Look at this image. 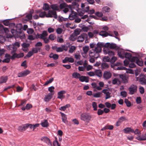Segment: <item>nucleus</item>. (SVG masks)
I'll use <instances>...</instances> for the list:
<instances>
[{
    "instance_id": "nucleus-1",
    "label": "nucleus",
    "mask_w": 146,
    "mask_h": 146,
    "mask_svg": "<svg viewBox=\"0 0 146 146\" xmlns=\"http://www.w3.org/2000/svg\"><path fill=\"white\" fill-rule=\"evenodd\" d=\"M103 44L97 43L96 47L94 49H92L90 50L89 53V54L90 57H94L97 59L99 56V53L102 51V46Z\"/></svg>"
},
{
    "instance_id": "nucleus-2",
    "label": "nucleus",
    "mask_w": 146,
    "mask_h": 146,
    "mask_svg": "<svg viewBox=\"0 0 146 146\" xmlns=\"http://www.w3.org/2000/svg\"><path fill=\"white\" fill-rule=\"evenodd\" d=\"M41 10H38V13H40L39 16L41 18L44 17L45 16L46 17H54L57 19V16L56 13L54 11L49 10L47 14L45 11L41 12Z\"/></svg>"
},
{
    "instance_id": "nucleus-3",
    "label": "nucleus",
    "mask_w": 146,
    "mask_h": 146,
    "mask_svg": "<svg viewBox=\"0 0 146 146\" xmlns=\"http://www.w3.org/2000/svg\"><path fill=\"white\" fill-rule=\"evenodd\" d=\"M7 49L11 50V53L12 54L11 56V59L12 60L17 58V53H15L17 49L16 47L14 46V45H9L7 47Z\"/></svg>"
},
{
    "instance_id": "nucleus-4",
    "label": "nucleus",
    "mask_w": 146,
    "mask_h": 146,
    "mask_svg": "<svg viewBox=\"0 0 146 146\" xmlns=\"http://www.w3.org/2000/svg\"><path fill=\"white\" fill-rule=\"evenodd\" d=\"M91 118V115L89 113H82L80 115V119L87 122H89Z\"/></svg>"
},
{
    "instance_id": "nucleus-5",
    "label": "nucleus",
    "mask_w": 146,
    "mask_h": 146,
    "mask_svg": "<svg viewBox=\"0 0 146 146\" xmlns=\"http://www.w3.org/2000/svg\"><path fill=\"white\" fill-rule=\"evenodd\" d=\"M137 88L136 85L133 84H131L128 88L129 94L132 95L136 93L137 90Z\"/></svg>"
},
{
    "instance_id": "nucleus-6",
    "label": "nucleus",
    "mask_w": 146,
    "mask_h": 146,
    "mask_svg": "<svg viewBox=\"0 0 146 146\" xmlns=\"http://www.w3.org/2000/svg\"><path fill=\"white\" fill-rule=\"evenodd\" d=\"M131 61L132 62H135L138 65L140 66H143V62L141 59H138L135 56H133L132 57Z\"/></svg>"
},
{
    "instance_id": "nucleus-7",
    "label": "nucleus",
    "mask_w": 146,
    "mask_h": 146,
    "mask_svg": "<svg viewBox=\"0 0 146 146\" xmlns=\"http://www.w3.org/2000/svg\"><path fill=\"white\" fill-rule=\"evenodd\" d=\"M48 35L47 32L46 31H44L42 34L37 33L36 35V39L40 38L42 39Z\"/></svg>"
},
{
    "instance_id": "nucleus-8",
    "label": "nucleus",
    "mask_w": 146,
    "mask_h": 146,
    "mask_svg": "<svg viewBox=\"0 0 146 146\" xmlns=\"http://www.w3.org/2000/svg\"><path fill=\"white\" fill-rule=\"evenodd\" d=\"M88 38L87 35L86 33H83L78 36V38L77 41L79 42H83L85 38Z\"/></svg>"
},
{
    "instance_id": "nucleus-9",
    "label": "nucleus",
    "mask_w": 146,
    "mask_h": 146,
    "mask_svg": "<svg viewBox=\"0 0 146 146\" xmlns=\"http://www.w3.org/2000/svg\"><path fill=\"white\" fill-rule=\"evenodd\" d=\"M116 69L118 70H126V73H127L131 74H133L134 73V71L132 70L131 69H127L125 67L123 66L117 67Z\"/></svg>"
},
{
    "instance_id": "nucleus-10",
    "label": "nucleus",
    "mask_w": 146,
    "mask_h": 146,
    "mask_svg": "<svg viewBox=\"0 0 146 146\" xmlns=\"http://www.w3.org/2000/svg\"><path fill=\"white\" fill-rule=\"evenodd\" d=\"M103 52L105 54H108L109 56H113L115 55L114 52L111 50H109L107 48H104L103 50Z\"/></svg>"
},
{
    "instance_id": "nucleus-11",
    "label": "nucleus",
    "mask_w": 146,
    "mask_h": 146,
    "mask_svg": "<svg viewBox=\"0 0 146 146\" xmlns=\"http://www.w3.org/2000/svg\"><path fill=\"white\" fill-rule=\"evenodd\" d=\"M111 76V74L110 71H105L103 74V77L106 80L110 78Z\"/></svg>"
},
{
    "instance_id": "nucleus-12",
    "label": "nucleus",
    "mask_w": 146,
    "mask_h": 146,
    "mask_svg": "<svg viewBox=\"0 0 146 146\" xmlns=\"http://www.w3.org/2000/svg\"><path fill=\"white\" fill-rule=\"evenodd\" d=\"M41 140L45 142L47 145L50 146H52V143L50 141V139L47 137H44L41 139Z\"/></svg>"
},
{
    "instance_id": "nucleus-13",
    "label": "nucleus",
    "mask_w": 146,
    "mask_h": 146,
    "mask_svg": "<svg viewBox=\"0 0 146 146\" xmlns=\"http://www.w3.org/2000/svg\"><path fill=\"white\" fill-rule=\"evenodd\" d=\"M53 95L51 93H48V94L45 96L44 100L46 102H48L52 98Z\"/></svg>"
},
{
    "instance_id": "nucleus-14",
    "label": "nucleus",
    "mask_w": 146,
    "mask_h": 146,
    "mask_svg": "<svg viewBox=\"0 0 146 146\" xmlns=\"http://www.w3.org/2000/svg\"><path fill=\"white\" fill-rule=\"evenodd\" d=\"M102 92L106 95L105 99L106 100L111 98V93L108 91L107 89L103 90L102 91Z\"/></svg>"
},
{
    "instance_id": "nucleus-15",
    "label": "nucleus",
    "mask_w": 146,
    "mask_h": 146,
    "mask_svg": "<svg viewBox=\"0 0 146 146\" xmlns=\"http://www.w3.org/2000/svg\"><path fill=\"white\" fill-rule=\"evenodd\" d=\"M66 93V91L64 90L61 91L58 93V96L57 98L59 99H62L64 98L63 94Z\"/></svg>"
},
{
    "instance_id": "nucleus-16",
    "label": "nucleus",
    "mask_w": 146,
    "mask_h": 146,
    "mask_svg": "<svg viewBox=\"0 0 146 146\" xmlns=\"http://www.w3.org/2000/svg\"><path fill=\"white\" fill-rule=\"evenodd\" d=\"M126 52H125L122 49L118 51V54L120 58L123 59L124 58Z\"/></svg>"
},
{
    "instance_id": "nucleus-17",
    "label": "nucleus",
    "mask_w": 146,
    "mask_h": 146,
    "mask_svg": "<svg viewBox=\"0 0 146 146\" xmlns=\"http://www.w3.org/2000/svg\"><path fill=\"white\" fill-rule=\"evenodd\" d=\"M119 77L121 78L123 82L125 84H126L128 82V77L123 74H120Z\"/></svg>"
},
{
    "instance_id": "nucleus-18",
    "label": "nucleus",
    "mask_w": 146,
    "mask_h": 146,
    "mask_svg": "<svg viewBox=\"0 0 146 146\" xmlns=\"http://www.w3.org/2000/svg\"><path fill=\"white\" fill-rule=\"evenodd\" d=\"M79 80L81 82H89L88 77L84 76H80Z\"/></svg>"
},
{
    "instance_id": "nucleus-19",
    "label": "nucleus",
    "mask_w": 146,
    "mask_h": 146,
    "mask_svg": "<svg viewBox=\"0 0 146 146\" xmlns=\"http://www.w3.org/2000/svg\"><path fill=\"white\" fill-rule=\"evenodd\" d=\"M51 8L53 10L52 11L55 12V11H58L59 9V7L58 5L56 4H52L50 6Z\"/></svg>"
},
{
    "instance_id": "nucleus-20",
    "label": "nucleus",
    "mask_w": 146,
    "mask_h": 146,
    "mask_svg": "<svg viewBox=\"0 0 146 146\" xmlns=\"http://www.w3.org/2000/svg\"><path fill=\"white\" fill-rule=\"evenodd\" d=\"M60 113L61 114L63 122L65 123H67V120L66 115L62 112H60Z\"/></svg>"
},
{
    "instance_id": "nucleus-21",
    "label": "nucleus",
    "mask_w": 146,
    "mask_h": 146,
    "mask_svg": "<svg viewBox=\"0 0 146 146\" xmlns=\"http://www.w3.org/2000/svg\"><path fill=\"white\" fill-rule=\"evenodd\" d=\"M16 37H18L21 39H23L25 38V35L24 32H19L18 35H17Z\"/></svg>"
},
{
    "instance_id": "nucleus-22",
    "label": "nucleus",
    "mask_w": 146,
    "mask_h": 146,
    "mask_svg": "<svg viewBox=\"0 0 146 146\" xmlns=\"http://www.w3.org/2000/svg\"><path fill=\"white\" fill-rule=\"evenodd\" d=\"M95 75L98 77H100L102 76V71L100 70H96L94 71Z\"/></svg>"
},
{
    "instance_id": "nucleus-23",
    "label": "nucleus",
    "mask_w": 146,
    "mask_h": 146,
    "mask_svg": "<svg viewBox=\"0 0 146 146\" xmlns=\"http://www.w3.org/2000/svg\"><path fill=\"white\" fill-rule=\"evenodd\" d=\"M8 79L7 77L2 76L0 78V84L5 83Z\"/></svg>"
},
{
    "instance_id": "nucleus-24",
    "label": "nucleus",
    "mask_w": 146,
    "mask_h": 146,
    "mask_svg": "<svg viewBox=\"0 0 146 146\" xmlns=\"http://www.w3.org/2000/svg\"><path fill=\"white\" fill-rule=\"evenodd\" d=\"M139 141H145L146 140V133L144 135L139 136L136 138Z\"/></svg>"
},
{
    "instance_id": "nucleus-25",
    "label": "nucleus",
    "mask_w": 146,
    "mask_h": 146,
    "mask_svg": "<svg viewBox=\"0 0 146 146\" xmlns=\"http://www.w3.org/2000/svg\"><path fill=\"white\" fill-rule=\"evenodd\" d=\"M123 130L126 133H128L130 132H133L134 130L130 127H126Z\"/></svg>"
},
{
    "instance_id": "nucleus-26",
    "label": "nucleus",
    "mask_w": 146,
    "mask_h": 146,
    "mask_svg": "<svg viewBox=\"0 0 146 146\" xmlns=\"http://www.w3.org/2000/svg\"><path fill=\"white\" fill-rule=\"evenodd\" d=\"M40 124L42 127H48L49 125L48 121L46 119H45Z\"/></svg>"
},
{
    "instance_id": "nucleus-27",
    "label": "nucleus",
    "mask_w": 146,
    "mask_h": 146,
    "mask_svg": "<svg viewBox=\"0 0 146 146\" xmlns=\"http://www.w3.org/2000/svg\"><path fill=\"white\" fill-rule=\"evenodd\" d=\"M49 57L50 58H53L55 60L57 59L58 58V55L57 54H53L52 53H51L49 56Z\"/></svg>"
},
{
    "instance_id": "nucleus-28",
    "label": "nucleus",
    "mask_w": 146,
    "mask_h": 146,
    "mask_svg": "<svg viewBox=\"0 0 146 146\" xmlns=\"http://www.w3.org/2000/svg\"><path fill=\"white\" fill-rule=\"evenodd\" d=\"M99 35L103 37H106L108 36V33L106 31H102L100 32Z\"/></svg>"
},
{
    "instance_id": "nucleus-29",
    "label": "nucleus",
    "mask_w": 146,
    "mask_h": 146,
    "mask_svg": "<svg viewBox=\"0 0 146 146\" xmlns=\"http://www.w3.org/2000/svg\"><path fill=\"white\" fill-rule=\"evenodd\" d=\"M80 76V74L77 72H74L72 74L73 78L76 79H79Z\"/></svg>"
},
{
    "instance_id": "nucleus-30",
    "label": "nucleus",
    "mask_w": 146,
    "mask_h": 146,
    "mask_svg": "<svg viewBox=\"0 0 146 146\" xmlns=\"http://www.w3.org/2000/svg\"><path fill=\"white\" fill-rule=\"evenodd\" d=\"M70 107V105L69 104H67L64 106L61 107L59 108V110L61 111H64L67 108H68Z\"/></svg>"
},
{
    "instance_id": "nucleus-31",
    "label": "nucleus",
    "mask_w": 146,
    "mask_h": 146,
    "mask_svg": "<svg viewBox=\"0 0 146 146\" xmlns=\"http://www.w3.org/2000/svg\"><path fill=\"white\" fill-rule=\"evenodd\" d=\"M126 120V118L124 116H121L118 119V120L117 122V123H121Z\"/></svg>"
},
{
    "instance_id": "nucleus-32",
    "label": "nucleus",
    "mask_w": 146,
    "mask_h": 146,
    "mask_svg": "<svg viewBox=\"0 0 146 146\" xmlns=\"http://www.w3.org/2000/svg\"><path fill=\"white\" fill-rule=\"evenodd\" d=\"M42 8L44 10L47 11L50 9V7L47 4L45 3L44 4Z\"/></svg>"
},
{
    "instance_id": "nucleus-33",
    "label": "nucleus",
    "mask_w": 146,
    "mask_h": 146,
    "mask_svg": "<svg viewBox=\"0 0 146 146\" xmlns=\"http://www.w3.org/2000/svg\"><path fill=\"white\" fill-rule=\"evenodd\" d=\"M139 81L141 84H146V79L144 77L140 78L139 79Z\"/></svg>"
},
{
    "instance_id": "nucleus-34",
    "label": "nucleus",
    "mask_w": 146,
    "mask_h": 146,
    "mask_svg": "<svg viewBox=\"0 0 146 146\" xmlns=\"http://www.w3.org/2000/svg\"><path fill=\"white\" fill-rule=\"evenodd\" d=\"M54 87L53 86L50 87L48 88V90L50 92L49 93H51L53 95L54 93Z\"/></svg>"
},
{
    "instance_id": "nucleus-35",
    "label": "nucleus",
    "mask_w": 146,
    "mask_h": 146,
    "mask_svg": "<svg viewBox=\"0 0 146 146\" xmlns=\"http://www.w3.org/2000/svg\"><path fill=\"white\" fill-rule=\"evenodd\" d=\"M132 57V54H131L126 52L125 54V56L124 57V58H127L128 59H130Z\"/></svg>"
},
{
    "instance_id": "nucleus-36",
    "label": "nucleus",
    "mask_w": 146,
    "mask_h": 146,
    "mask_svg": "<svg viewBox=\"0 0 146 146\" xmlns=\"http://www.w3.org/2000/svg\"><path fill=\"white\" fill-rule=\"evenodd\" d=\"M102 11L105 12H109L110 11V8L108 7L105 6L104 7L102 8Z\"/></svg>"
},
{
    "instance_id": "nucleus-37",
    "label": "nucleus",
    "mask_w": 146,
    "mask_h": 146,
    "mask_svg": "<svg viewBox=\"0 0 146 146\" xmlns=\"http://www.w3.org/2000/svg\"><path fill=\"white\" fill-rule=\"evenodd\" d=\"M53 144L54 146H60V144L59 143L57 140L56 137L55 138V140L53 141Z\"/></svg>"
},
{
    "instance_id": "nucleus-38",
    "label": "nucleus",
    "mask_w": 146,
    "mask_h": 146,
    "mask_svg": "<svg viewBox=\"0 0 146 146\" xmlns=\"http://www.w3.org/2000/svg\"><path fill=\"white\" fill-rule=\"evenodd\" d=\"M14 19V18H12L11 19L5 20L3 21V23L5 26H8L10 23L9 22V20Z\"/></svg>"
},
{
    "instance_id": "nucleus-39",
    "label": "nucleus",
    "mask_w": 146,
    "mask_h": 146,
    "mask_svg": "<svg viewBox=\"0 0 146 146\" xmlns=\"http://www.w3.org/2000/svg\"><path fill=\"white\" fill-rule=\"evenodd\" d=\"M97 43H102L103 44L102 46V48L104 46L106 48H110V43L109 42H107L105 44H104L103 42H98Z\"/></svg>"
},
{
    "instance_id": "nucleus-40",
    "label": "nucleus",
    "mask_w": 146,
    "mask_h": 146,
    "mask_svg": "<svg viewBox=\"0 0 146 146\" xmlns=\"http://www.w3.org/2000/svg\"><path fill=\"white\" fill-rule=\"evenodd\" d=\"M101 67L102 69H106L108 68L109 65L107 63H103L101 64Z\"/></svg>"
},
{
    "instance_id": "nucleus-41",
    "label": "nucleus",
    "mask_w": 146,
    "mask_h": 146,
    "mask_svg": "<svg viewBox=\"0 0 146 146\" xmlns=\"http://www.w3.org/2000/svg\"><path fill=\"white\" fill-rule=\"evenodd\" d=\"M124 102L126 104L127 106L129 107L131 106V103L127 99H125V100Z\"/></svg>"
},
{
    "instance_id": "nucleus-42",
    "label": "nucleus",
    "mask_w": 146,
    "mask_h": 146,
    "mask_svg": "<svg viewBox=\"0 0 146 146\" xmlns=\"http://www.w3.org/2000/svg\"><path fill=\"white\" fill-rule=\"evenodd\" d=\"M76 36L73 33L70 35V37L69 39L70 40L74 41L76 39Z\"/></svg>"
},
{
    "instance_id": "nucleus-43",
    "label": "nucleus",
    "mask_w": 146,
    "mask_h": 146,
    "mask_svg": "<svg viewBox=\"0 0 146 146\" xmlns=\"http://www.w3.org/2000/svg\"><path fill=\"white\" fill-rule=\"evenodd\" d=\"M21 46H22V48L25 49L28 48L29 46L30 45L28 43H23L22 44Z\"/></svg>"
},
{
    "instance_id": "nucleus-44",
    "label": "nucleus",
    "mask_w": 146,
    "mask_h": 146,
    "mask_svg": "<svg viewBox=\"0 0 146 146\" xmlns=\"http://www.w3.org/2000/svg\"><path fill=\"white\" fill-rule=\"evenodd\" d=\"M11 32L12 33L13 35L15 36H17V35H18L17 31L14 29H11Z\"/></svg>"
},
{
    "instance_id": "nucleus-45",
    "label": "nucleus",
    "mask_w": 146,
    "mask_h": 146,
    "mask_svg": "<svg viewBox=\"0 0 146 146\" xmlns=\"http://www.w3.org/2000/svg\"><path fill=\"white\" fill-rule=\"evenodd\" d=\"M33 54L31 50L28 53L27 55L25 57V58H26V57L30 58L33 55Z\"/></svg>"
},
{
    "instance_id": "nucleus-46",
    "label": "nucleus",
    "mask_w": 146,
    "mask_h": 146,
    "mask_svg": "<svg viewBox=\"0 0 146 146\" xmlns=\"http://www.w3.org/2000/svg\"><path fill=\"white\" fill-rule=\"evenodd\" d=\"M110 58L108 56H105L103 58V60L104 62H109L110 61Z\"/></svg>"
},
{
    "instance_id": "nucleus-47",
    "label": "nucleus",
    "mask_w": 146,
    "mask_h": 146,
    "mask_svg": "<svg viewBox=\"0 0 146 146\" xmlns=\"http://www.w3.org/2000/svg\"><path fill=\"white\" fill-rule=\"evenodd\" d=\"M54 80V78H50L47 81L45 82L44 85H47L48 84L50 83H52Z\"/></svg>"
},
{
    "instance_id": "nucleus-48",
    "label": "nucleus",
    "mask_w": 146,
    "mask_h": 146,
    "mask_svg": "<svg viewBox=\"0 0 146 146\" xmlns=\"http://www.w3.org/2000/svg\"><path fill=\"white\" fill-rule=\"evenodd\" d=\"M92 107L94 108V110L96 111L97 110V103L95 102H93L92 103Z\"/></svg>"
},
{
    "instance_id": "nucleus-49",
    "label": "nucleus",
    "mask_w": 146,
    "mask_h": 146,
    "mask_svg": "<svg viewBox=\"0 0 146 146\" xmlns=\"http://www.w3.org/2000/svg\"><path fill=\"white\" fill-rule=\"evenodd\" d=\"M76 47L74 46H72L70 48L69 52L70 53H72L75 50Z\"/></svg>"
},
{
    "instance_id": "nucleus-50",
    "label": "nucleus",
    "mask_w": 146,
    "mask_h": 146,
    "mask_svg": "<svg viewBox=\"0 0 146 146\" xmlns=\"http://www.w3.org/2000/svg\"><path fill=\"white\" fill-rule=\"evenodd\" d=\"M117 59V58L116 57L113 56L110 59V62L111 63H113Z\"/></svg>"
},
{
    "instance_id": "nucleus-51",
    "label": "nucleus",
    "mask_w": 146,
    "mask_h": 146,
    "mask_svg": "<svg viewBox=\"0 0 146 146\" xmlns=\"http://www.w3.org/2000/svg\"><path fill=\"white\" fill-rule=\"evenodd\" d=\"M68 6L67 4L65 3H61L60 5V7L61 9L64 8Z\"/></svg>"
},
{
    "instance_id": "nucleus-52",
    "label": "nucleus",
    "mask_w": 146,
    "mask_h": 146,
    "mask_svg": "<svg viewBox=\"0 0 146 146\" xmlns=\"http://www.w3.org/2000/svg\"><path fill=\"white\" fill-rule=\"evenodd\" d=\"M56 37L53 34H51L48 36V38L51 40H53L55 39Z\"/></svg>"
},
{
    "instance_id": "nucleus-53",
    "label": "nucleus",
    "mask_w": 146,
    "mask_h": 146,
    "mask_svg": "<svg viewBox=\"0 0 146 146\" xmlns=\"http://www.w3.org/2000/svg\"><path fill=\"white\" fill-rule=\"evenodd\" d=\"M83 49L84 53H86L89 50V47L88 46H85L83 47Z\"/></svg>"
},
{
    "instance_id": "nucleus-54",
    "label": "nucleus",
    "mask_w": 146,
    "mask_h": 146,
    "mask_svg": "<svg viewBox=\"0 0 146 146\" xmlns=\"http://www.w3.org/2000/svg\"><path fill=\"white\" fill-rule=\"evenodd\" d=\"M120 94L123 97H125L127 96V93L125 91H123L121 92Z\"/></svg>"
},
{
    "instance_id": "nucleus-55",
    "label": "nucleus",
    "mask_w": 146,
    "mask_h": 146,
    "mask_svg": "<svg viewBox=\"0 0 146 146\" xmlns=\"http://www.w3.org/2000/svg\"><path fill=\"white\" fill-rule=\"evenodd\" d=\"M116 47V45L115 44L110 43V48L111 49H114Z\"/></svg>"
},
{
    "instance_id": "nucleus-56",
    "label": "nucleus",
    "mask_w": 146,
    "mask_h": 146,
    "mask_svg": "<svg viewBox=\"0 0 146 146\" xmlns=\"http://www.w3.org/2000/svg\"><path fill=\"white\" fill-rule=\"evenodd\" d=\"M67 6L68 7V8L65 7L64 8V9L63 10V11L65 13H66L68 12L69 11L68 8H69L70 9H71V6L70 5H69Z\"/></svg>"
},
{
    "instance_id": "nucleus-57",
    "label": "nucleus",
    "mask_w": 146,
    "mask_h": 146,
    "mask_svg": "<svg viewBox=\"0 0 146 146\" xmlns=\"http://www.w3.org/2000/svg\"><path fill=\"white\" fill-rule=\"evenodd\" d=\"M63 31V30L62 29L60 28H58L56 30V32L58 34H61Z\"/></svg>"
},
{
    "instance_id": "nucleus-58",
    "label": "nucleus",
    "mask_w": 146,
    "mask_h": 146,
    "mask_svg": "<svg viewBox=\"0 0 146 146\" xmlns=\"http://www.w3.org/2000/svg\"><path fill=\"white\" fill-rule=\"evenodd\" d=\"M95 15L99 17H101L103 15L102 13L101 12H97L95 13Z\"/></svg>"
},
{
    "instance_id": "nucleus-59",
    "label": "nucleus",
    "mask_w": 146,
    "mask_h": 146,
    "mask_svg": "<svg viewBox=\"0 0 146 146\" xmlns=\"http://www.w3.org/2000/svg\"><path fill=\"white\" fill-rule=\"evenodd\" d=\"M136 102L138 104H140L141 103V99L140 97H137L136 99Z\"/></svg>"
},
{
    "instance_id": "nucleus-60",
    "label": "nucleus",
    "mask_w": 146,
    "mask_h": 146,
    "mask_svg": "<svg viewBox=\"0 0 146 146\" xmlns=\"http://www.w3.org/2000/svg\"><path fill=\"white\" fill-rule=\"evenodd\" d=\"M80 31L78 29H76L74 31V34L75 36H77L80 34Z\"/></svg>"
},
{
    "instance_id": "nucleus-61",
    "label": "nucleus",
    "mask_w": 146,
    "mask_h": 146,
    "mask_svg": "<svg viewBox=\"0 0 146 146\" xmlns=\"http://www.w3.org/2000/svg\"><path fill=\"white\" fill-rule=\"evenodd\" d=\"M101 93L99 92L98 93L94 94L93 96L95 98H99L100 97Z\"/></svg>"
},
{
    "instance_id": "nucleus-62",
    "label": "nucleus",
    "mask_w": 146,
    "mask_h": 146,
    "mask_svg": "<svg viewBox=\"0 0 146 146\" xmlns=\"http://www.w3.org/2000/svg\"><path fill=\"white\" fill-rule=\"evenodd\" d=\"M17 58H22L24 56L23 53H21L18 54L17 53Z\"/></svg>"
},
{
    "instance_id": "nucleus-63",
    "label": "nucleus",
    "mask_w": 146,
    "mask_h": 146,
    "mask_svg": "<svg viewBox=\"0 0 146 146\" xmlns=\"http://www.w3.org/2000/svg\"><path fill=\"white\" fill-rule=\"evenodd\" d=\"M104 113L103 110L100 109H98V110L97 113L99 115H102Z\"/></svg>"
},
{
    "instance_id": "nucleus-64",
    "label": "nucleus",
    "mask_w": 146,
    "mask_h": 146,
    "mask_svg": "<svg viewBox=\"0 0 146 146\" xmlns=\"http://www.w3.org/2000/svg\"><path fill=\"white\" fill-rule=\"evenodd\" d=\"M27 32L28 34H31L34 32V31L33 29L30 28L27 30Z\"/></svg>"
}]
</instances>
